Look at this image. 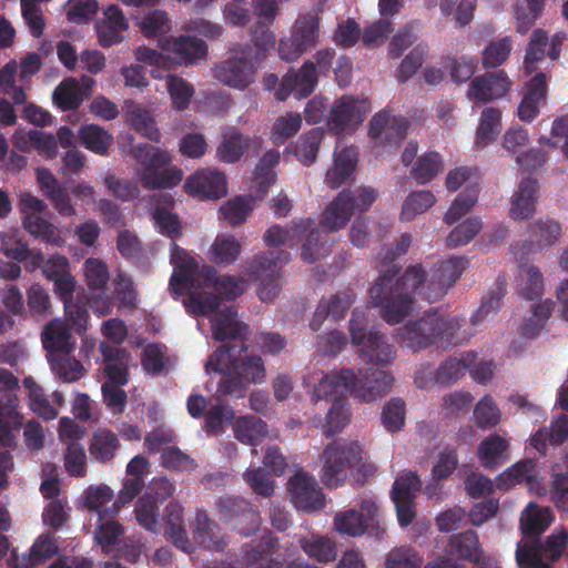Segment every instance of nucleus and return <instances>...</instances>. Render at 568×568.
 Listing matches in <instances>:
<instances>
[{
  "instance_id": "1",
  "label": "nucleus",
  "mask_w": 568,
  "mask_h": 568,
  "mask_svg": "<svg viewBox=\"0 0 568 568\" xmlns=\"http://www.w3.org/2000/svg\"><path fill=\"white\" fill-rule=\"evenodd\" d=\"M410 243V235L403 234L395 248L386 250L381 274L369 290L371 303L381 308L382 318L390 325L400 323L412 313L417 296L436 302L446 295L468 263L465 257H450L436 263L428 273L422 264H416L397 277L400 266L395 260L408 251Z\"/></svg>"
},
{
  "instance_id": "2",
  "label": "nucleus",
  "mask_w": 568,
  "mask_h": 568,
  "mask_svg": "<svg viewBox=\"0 0 568 568\" xmlns=\"http://www.w3.org/2000/svg\"><path fill=\"white\" fill-rule=\"evenodd\" d=\"M463 323L458 317L444 316L437 308L424 313L418 320L407 322L397 329L399 341L414 353L438 345L444 349L462 344Z\"/></svg>"
},
{
  "instance_id": "3",
  "label": "nucleus",
  "mask_w": 568,
  "mask_h": 568,
  "mask_svg": "<svg viewBox=\"0 0 568 568\" xmlns=\"http://www.w3.org/2000/svg\"><path fill=\"white\" fill-rule=\"evenodd\" d=\"M363 447L357 440L336 439L323 453L322 481L327 488L341 486L347 469L356 467L363 459Z\"/></svg>"
},
{
  "instance_id": "4",
  "label": "nucleus",
  "mask_w": 568,
  "mask_h": 568,
  "mask_svg": "<svg viewBox=\"0 0 568 568\" xmlns=\"http://www.w3.org/2000/svg\"><path fill=\"white\" fill-rule=\"evenodd\" d=\"M366 324L364 311L354 308L349 320L352 343L361 347V356L367 363L387 366L395 358V349L379 331L367 329Z\"/></svg>"
},
{
  "instance_id": "5",
  "label": "nucleus",
  "mask_w": 568,
  "mask_h": 568,
  "mask_svg": "<svg viewBox=\"0 0 568 568\" xmlns=\"http://www.w3.org/2000/svg\"><path fill=\"white\" fill-rule=\"evenodd\" d=\"M243 351H246L244 344H242L239 352H236L234 345L223 344L209 357L205 367L212 371H225L226 366H233V371L239 373L247 384L263 383L266 369L262 357L258 355H246L243 358H239Z\"/></svg>"
},
{
  "instance_id": "6",
  "label": "nucleus",
  "mask_w": 568,
  "mask_h": 568,
  "mask_svg": "<svg viewBox=\"0 0 568 568\" xmlns=\"http://www.w3.org/2000/svg\"><path fill=\"white\" fill-rule=\"evenodd\" d=\"M343 190L325 209L322 223L329 231L343 229L357 210L366 211L377 199V192L373 187H359L356 191Z\"/></svg>"
},
{
  "instance_id": "7",
  "label": "nucleus",
  "mask_w": 568,
  "mask_h": 568,
  "mask_svg": "<svg viewBox=\"0 0 568 568\" xmlns=\"http://www.w3.org/2000/svg\"><path fill=\"white\" fill-rule=\"evenodd\" d=\"M321 19L316 12L300 14L292 26L291 36L281 39L278 54L286 62H294L314 48L320 39Z\"/></svg>"
},
{
  "instance_id": "8",
  "label": "nucleus",
  "mask_w": 568,
  "mask_h": 568,
  "mask_svg": "<svg viewBox=\"0 0 568 568\" xmlns=\"http://www.w3.org/2000/svg\"><path fill=\"white\" fill-rule=\"evenodd\" d=\"M568 545V532L560 529L552 532L544 541L536 540L519 546L516 550V559L520 568H551Z\"/></svg>"
},
{
  "instance_id": "9",
  "label": "nucleus",
  "mask_w": 568,
  "mask_h": 568,
  "mask_svg": "<svg viewBox=\"0 0 568 568\" xmlns=\"http://www.w3.org/2000/svg\"><path fill=\"white\" fill-rule=\"evenodd\" d=\"M290 253L283 250L256 255L251 263V277L261 283L258 296L271 302L280 292L281 267L290 261Z\"/></svg>"
},
{
  "instance_id": "10",
  "label": "nucleus",
  "mask_w": 568,
  "mask_h": 568,
  "mask_svg": "<svg viewBox=\"0 0 568 568\" xmlns=\"http://www.w3.org/2000/svg\"><path fill=\"white\" fill-rule=\"evenodd\" d=\"M290 253L283 250L256 255L251 263V277L261 283L258 296L271 302L280 292L281 267L290 261Z\"/></svg>"
},
{
  "instance_id": "11",
  "label": "nucleus",
  "mask_w": 568,
  "mask_h": 568,
  "mask_svg": "<svg viewBox=\"0 0 568 568\" xmlns=\"http://www.w3.org/2000/svg\"><path fill=\"white\" fill-rule=\"evenodd\" d=\"M22 225L32 236L45 243L61 245L63 240L55 225L42 217L47 204L31 193H22L18 203Z\"/></svg>"
},
{
  "instance_id": "12",
  "label": "nucleus",
  "mask_w": 568,
  "mask_h": 568,
  "mask_svg": "<svg viewBox=\"0 0 568 568\" xmlns=\"http://www.w3.org/2000/svg\"><path fill=\"white\" fill-rule=\"evenodd\" d=\"M170 260L173 265V273L169 286L174 294L180 296L187 290L203 287V267L200 268L197 261L175 242L171 243Z\"/></svg>"
},
{
  "instance_id": "13",
  "label": "nucleus",
  "mask_w": 568,
  "mask_h": 568,
  "mask_svg": "<svg viewBox=\"0 0 568 568\" xmlns=\"http://www.w3.org/2000/svg\"><path fill=\"white\" fill-rule=\"evenodd\" d=\"M216 508L220 519L245 537L260 528V513L244 498L226 496L217 501Z\"/></svg>"
},
{
  "instance_id": "14",
  "label": "nucleus",
  "mask_w": 568,
  "mask_h": 568,
  "mask_svg": "<svg viewBox=\"0 0 568 568\" xmlns=\"http://www.w3.org/2000/svg\"><path fill=\"white\" fill-rule=\"evenodd\" d=\"M420 487V479L413 471H408L395 479L390 495L400 527L409 526L415 519L417 514L415 499Z\"/></svg>"
},
{
  "instance_id": "15",
  "label": "nucleus",
  "mask_w": 568,
  "mask_h": 568,
  "mask_svg": "<svg viewBox=\"0 0 568 568\" xmlns=\"http://www.w3.org/2000/svg\"><path fill=\"white\" fill-rule=\"evenodd\" d=\"M287 490L297 510L311 513L325 506V497L316 479L305 471H297L288 479Z\"/></svg>"
},
{
  "instance_id": "16",
  "label": "nucleus",
  "mask_w": 568,
  "mask_h": 568,
  "mask_svg": "<svg viewBox=\"0 0 568 568\" xmlns=\"http://www.w3.org/2000/svg\"><path fill=\"white\" fill-rule=\"evenodd\" d=\"M160 48L169 62L178 65H191L207 53L206 43L192 36L170 37L160 40Z\"/></svg>"
},
{
  "instance_id": "17",
  "label": "nucleus",
  "mask_w": 568,
  "mask_h": 568,
  "mask_svg": "<svg viewBox=\"0 0 568 568\" xmlns=\"http://www.w3.org/2000/svg\"><path fill=\"white\" fill-rule=\"evenodd\" d=\"M378 506L373 499H364L359 509H348L335 515L334 527L343 535L358 537L365 534L369 525L376 523Z\"/></svg>"
},
{
  "instance_id": "18",
  "label": "nucleus",
  "mask_w": 568,
  "mask_h": 568,
  "mask_svg": "<svg viewBox=\"0 0 568 568\" xmlns=\"http://www.w3.org/2000/svg\"><path fill=\"white\" fill-rule=\"evenodd\" d=\"M510 87L511 81L504 70L486 72L471 80L468 97L475 104L487 103L505 97Z\"/></svg>"
},
{
  "instance_id": "19",
  "label": "nucleus",
  "mask_w": 568,
  "mask_h": 568,
  "mask_svg": "<svg viewBox=\"0 0 568 568\" xmlns=\"http://www.w3.org/2000/svg\"><path fill=\"white\" fill-rule=\"evenodd\" d=\"M184 191L200 199H221L227 193L226 176L215 170H199L186 179Z\"/></svg>"
},
{
  "instance_id": "20",
  "label": "nucleus",
  "mask_w": 568,
  "mask_h": 568,
  "mask_svg": "<svg viewBox=\"0 0 568 568\" xmlns=\"http://www.w3.org/2000/svg\"><path fill=\"white\" fill-rule=\"evenodd\" d=\"M84 276L89 290L97 294V296L90 300V306L97 310L99 315H108L110 313V303L106 295V284L110 276L105 263L99 258H88L84 262Z\"/></svg>"
},
{
  "instance_id": "21",
  "label": "nucleus",
  "mask_w": 568,
  "mask_h": 568,
  "mask_svg": "<svg viewBox=\"0 0 568 568\" xmlns=\"http://www.w3.org/2000/svg\"><path fill=\"white\" fill-rule=\"evenodd\" d=\"M393 381V376L386 371L371 367L361 375L356 374L352 395L364 402H374L390 390Z\"/></svg>"
},
{
  "instance_id": "22",
  "label": "nucleus",
  "mask_w": 568,
  "mask_h": 568,
  "mask_svg": "<svg viewBox=\"0 0 568 568\" xmlns=\"http://www.w3.org/2000/svg\"><path fill=\"white\" fill-rule=\"evenodd\" d=\"M364 113L357 99L344 95L332 106L327 125L335 134L353 131L363 121Z\"/></svg>"
},
{
  "instance_id": "23",
  "label": "nucleus",
  "mask_w": 568,
  "mask_h": 568,
  "mask_svg": "<svg viewBox=\"0 0 568 568\" xmlns=\"http://www.w3.org/2000/svg\"><path fill=\"white\" fill-rule=\"evenodd\" d=\"M356 295L352 288H344L327 297H322L317 304L310 327L317 332L327 317L333 320L344 318L347 311L355 303Z\"/></svg>"
},
{
  "instance_id": "24",
  "label": "nucleus",
  "mask_w": 568,
  "mask_h": 568,
  "mask_svg": "<svg viewBox=\"0 0 568 568\" xmlns=\"http://www.w3.org/2000/svg\"><path fill=\"white\" fill-rule=\"evenodd\" d=\"M41 342L48 361L73 353L75 346L68 324L61 320H52L45 324L41 333Z\"/></svg>"
},
{
  "instance_id": "25",
  "label": "nucleus",
  "mask_w": 568,
  "mask_h": 568,
  "mask_svg": "<svg viewBox=\"0 0 568 568\" xmlns=\"http://www.w3.org/2000/svg\"><path fill=\"white\" fill-rule=\"evenodd\" d=\"M548 94L547 77L544 72L536 73L525 85L523 99L517 109L520 121L530 123L546 103Z\"/></svg>"
},
{
  "instance_id": "26",
  "label": "nucleus",
  "mask_w": 568,
  "mask_h": 568,
  "mask_svg": "<svg viewBox=\"0 0 568 568\" xmlns=\"http://www.w3.org/2000/svg\"><path fill=\"white\" fill-rule=\"evenodd\" d=\"M256 68L245 58H230L214 69L215 78L235 89L247 88L255 78Z\"/></svg>"
},
{
  "instance_id": "27",
  "label": "nucleus",
  "mask_w": 568,
  "mask_h": 568,
  "mask_svg": "<svg viewBox=\"0 0 568 568\" xmlns=\"http://www.w3.org/2000/svg\"><path fill=\"white\" fill-rule=\"evenodd\" d=\"M356 381V374L353 369H341L339 372L323 376L318 384L314 386L313 399L328 398H347L346 395L352 394V385Z\"/></svg>"
},
{
  "instance_id": "28",
  "label": "nucleus",
  "mask_w": 568,
  "mask_h": 568,
  "mask_svg": "<svg viewBox=\"0 0 568 568\" xmlns=\"http://www.w3.org/2000/svg\"><path fill=\"white\" fill-rule=\"evenodd\" d=\"M129 23L118 6H109L103 12V19L95 23L98 40L101 47L110 48L123 41V32Z\"/></svg>"
},
{
  "instance_id": "29",
  "label": "nucleus",
  "mask_w": 568,
  "mask_h": 568,
  "mask_svg": "<svg viewBox=\"0 0 568 568\" xmlns=\"http://www.w3.org/2000/svg\"><path fill=\"white\" fill-rule=\"evenodd\" d=\"M100 352L104 359V383L126 385L129 382L130 354L121 347L112 346L105 342L100 344Z\"/></svg>"
},
{
  "instance_id": "30",
  "label": "nucleus",
  "mask_w": 568,
  "mask_h": 568,
  "mask_svg": "<svg viewBox=\"0 0 568 568\" xmlns=\"http://www.w3.org/2000/svg\"><path fill=\"white\" fill-rule=\"evenodd\" d=\"M163 521L165 525V538L180 550L191 554L194 547L185 530L183 509L178 503L171 501L168 504L164 510Z\"/></svg>"
},
{
  "instance_id": "31",
  "label": "nucleus",
  "mask_w": 568,
  "mask_h": 568,
  "mask_svg": "<svg viewBox=\"0 0 568 568\" xmlns=\"http://www.w3.org/2000/svg\"><path fill=\"white\" fill-rule=\"evenodd\" d=\"M121 449L119 435L106 427L97 428L90 439L89 453L100 464H111Z\"/></svg>"
},
{
  "instance_id": "32",
  "label": "nucleus",
  "mask_w": 568,
  "mask_h": 568,
  "mask_svg": "<svg viewBox=\"0 0 568 568\" xmlns=\"http://www.w3.org/2000/svg\"><path fill=\"white\" fill-rule=\"evenodd\" d=\"M358 161V150L356 146H345L334 153V165L326 173V183L332 189H337L355 172Z\"/></svg>"
},
{
  "instance_id": "33",
  "label": "nucleus",
  "mask_w": 568,
  "mask_h": 568,
  "mask_svg": "<svg viewBox=\"0 0 568 568\" xmlns=\"http://www.w3.org/2000/svg\"><path fill=\"white\" fill-rule=\"evenodd\" d=\"M446 555L457 560L471 561L477 560L478 555L483 554V548L475 530L468 529L458 534H453L445 547Z\"/></svg>"
},
{
  "instance_id": "34",
  "label": "nucleus",
  "mask_w": 568,
  "mask_h": 568,
  "mask_svg": "<svg viewBox=\"0 0 568 568\" xmlns=\"http://www.w3.org/2000/svg\"><path fill=\"white\" fill-rule=\"evenodd\" d=\"M202 290L213 288L223 300L233 301L244 293L245 283L234 276L219 275L213 266L204 265Z\"/></svg>"
},
{
  "instance_id": "35",
  "label": "nucleus",
  "mask_w": 568,
  "mask_h": 568,
  "mask_svg": "<svg viewBox=\"0 0 568 568\" xmlns=\"http://www.w3.org/2000/svg\"><path fill=\"white\" fill-rule=\"evenodd\" d=\"M174 205V197L171 194H161L153 211V221L159 232L172 240L181 234L179 216L170 207Z\"/></svg>"
},
{
  "instance_id": "36",
  "label": "nucleus",
  "mask_w": 568,
  "mask_h": 568,
  "mask_svg": "<svg viewBox=\"0 0 568 568\" xmlns=\"http://www.w3.org/2000/svg\"><path fill=\"white\" fill-rule=\"evenodd\" d=\"M568 439V416L560 415L549 427L539 428L530 438V445L545 455L547 445L558 447Z\"/></svg>"
},
{
  "instance_id": "37",
  "label": "nucleus",
  "mask_w": 568,
  "mask_h": 568,
  "mask_svg": "<svg viewBox=\"0 0 568 568\" xmlns=\"http://www.w3.org/2000/svg\"><path fill=\"white\" fill-rule=\"evenodd\" d=\"M192 528L193 537L201 546L210 550H224L226 542L223 537L219 536L217 525L204 510L196 511Z\"/></svg>"
},
{
  "instance_id": "38",
  "label": "nucleus",
  "mask_w": 568,
  "mask_h": 568,
  "mask_svg": "<svg viewBox=\"0 0 568 568\" xmlns=\"http://www.w3.org/2000/svg\"><path fill=\"white\" fill-rule=\"evenodd\" d=\"M537 181L530 178L524 179L514 195L510 215L515 220L528 219L535 213L537 201Z\"/></svg>"
},
{
  "instance_id": "39",
  "label": "nucleus",
  "mask_w": 568,
  "mask_h": 568,
  "mask_svg": "<svg viewBox=\"0 0 568 568\" xmlns=\"http://www.w3.org/2000/svg\"><path fill=\"white\" fill-rule=\"evenodd\" d=\"M317 81L316 64L310 60L305 61L298 71L292 69L285 74L288 91H295L300 98L311 95Z\"/></svg>"
},
{
  "instance_id": "40",
  "label": "nucleus",
  "mask_w": 568,
  "mask_h": 568,
  "mask_svg": "<svg viewBox=\"0 0 568 568\" xmlns=\"http://www.w3.org/2000/svg\"><path fill=\"white\" fill-rule=\"evenodd\" d=\"M321 222V227L312 230L306 237L301 250V257L307 263H314L317 260L331 253L333 241L328 233H332Z\"/></svg>"
},
{
  "instance_id": "41",
  "label": "nucleus",
  "mask_w": 568,
  "mask_h": 568,
  "mask_svg": "<svg viewBox=\"0 0 568 568\" xmlns=\"http://www.w3.org/2000/svg\"><path fill=\"white\" fill-rule=\"evenodd\" d=\"M233 430L239 442L251 446H257L268 433L266 423L253 415L236 418Z\"/></svg>"
},
{
  "instance_id": "42",
  "label": "nucleus",
  "mask_w": 568,
  "mask_h": 568,
  "mask_svg": "<svg viewBox=\"0 0 568 568\" xmlns=\"http://www.w3.org/2000/svg\"><path fill=\"white\" fill-rule=\"evenodd\" d=\"M125 118L133 130L152 142H159L161 133L151 112L136 103L126 106Z\"/></svg>"
},
{
  "instance_id": "43",
  "label": "nucleus",
  "mask_w": 568,
  "mask_h": 568,
  "mask_svg": "<svg viewBox=\"0 0 568 568\" xmlns=\"http://www.w3.org/2000/svg\"><path fill=\"white\" fill-rule=\"evenodd\" d=\"M508 443L497 434H490L478 446L477 455L486 469H495L506 459Z\"/></svg>"
},
{
  "instance_id": "44",
  "label": "nucleus",
  "mask_w": 568,
  "mask_h": 568,
  "mask_svg": "<svg viewBox=\"0 0 568 568\" xmlns=\"http://www.w3.org/2000/svg\"><path fill=\"white\" fill-rule=\"evenodd\" d=\"M551 511L546 507H539L529 503L521 514L520 527L527 537L542 534L551 524Z\"/></svg>"
},
{
  "instance_id": "45",
  "label": "nucleus",
  "mask_w": 568,
  "mask_h": 568,
  "mask_svg": "<svg viewBox=\"0 0 568 568\" xmlns=\"http://www.w3.org/2000/svg\"><path fill=\"white\" fill-rule=\"evenodd\" d=\"M537 476V465L534 459H524L498 476L497 485L500 489H510L515 485L526 481L532 484Z\"/></svg>"
},
{
  "instance_id": "46",
  "label": "nucleus",
  "mask_w": 568,
  "mask_h": 568,
  "mask_svg": "<svg viewBox=\"0 0 568 568\" xmlns=\"http://www.w3.org/2000/svg\"><path fill=\"white\" fill-rule=\"evenodd\" d=\"M80 143L89 151L104 155L113 143V136L98 124H84L79 129Z\"/></svg>"
},
{
  "instance_id": "47",
  "label": "nucleus",
  "mask_w": 568,
  "mask_h": 568,
  "mask_svg": "<svg viewBox=\"0 0 568 568\" xmlns=\"http://www.w3.org/2000/svg\"><path fill=\"white\" fill-rule=\"evenodd\" d=\"M280 162V153L277 151L266 152L258 161L255 169V179L253 187L256 190V197L262 199L275 182L274 168Z\"/></svg>"
},
{
  "instance_id": "48",
  "label": "nucleus",
  "mask_w": 568,
  "mask_h": 568,
  "mask_svg": "<svg viewBox=\"0 0 568 568\" xmlns=\"http://www.w3.org/2000/svg\"><path fill=\"white\" fill-rule=\"evenodd\" d=\"M501 130V111L487 106L481 111L479 125L476 131V144L485 148L498 136Z\"/></svg>"
},
{
  "instance_id": "49",
  "label": "nucleus",
  "mask_w": 568,
  "mask_h": 568,
  "mask_svg": "<svg viewBox=\"0 0 568 568\" xmlns=\"http://www.w3.org/2000/svg\"><path fill=\"white\" fill-rule=\"evenodd\" d=\"M518 293L527 301L539 300L544 293V276L534 265L523 266L517 276Z\"/></svg>"
},
{
  "instance_id": "50",
  "label": "nucleus",
  "mask_w": 568,
  "mask_h": 568,
  "mask_svg": "<svg viewBox=\"0 0 568 568\" xmlns=\"http://www.w3.org/2000/svg\"><path fill=\"white\" fill-rule=\"evenodd\" d=\"M134 156L142 165L141 175H148L149 172H156L168 166L172 159L168 151L161 150L150 144H142L135 148Z\"/></svg>"
},
{
  "instance_id": "51",
  "label": "nucleus",
  "mask_w": 568,
  "mask_h": 568,
  "mask_svg": "<svg viewBox=\"0 0 568 568\" xmlns=\"http://www.w3.org/2000/svg\"><path fill=\"white\" fill-rule=\"evenodd\" d=\"M236 312L227 307L219 312L212 320L213 337L216 341L236 339L245 328L236 321Z\"/></svg>"
},
{
  "instance_id": "52",
  "label": "nucleus",
  "mask_w": 568,
  "mask_h": 568,
  "mask_svg": "<svg viewBox=\"0 0 568 568\" xmlns=\"http://www.w3.org/2000/svg\"><path fill=\"white\" fill-rule=\"evenodd\" d=\"M560 225L550 219H540L529 227V242L532 250L534 246L538 248L548 247L555 244L560 235Z\"/></svg>"
},
{
  "instance_id": "53",
  "label": "nucleus",
  "mask_w": 568,
  "mask_h": 568,
  "mask_svg": "<svg viewBox=\"0 0 568 568\" xmlns=\"http://www.w3.org/2000/svg\"><path fill=\"white\" fill-rule=\"evenodd\" d=\"M351 412L347 398H338L333 400L322 425L323 434L326 437L341 433L349 423Z\"/></svg>"
},
{
  "instance_id": "54",
  "label": "nucleus",
  "mask_w": 568,
  "mask_h": 568,
  "mask_svg": "<svg viewBox=\"0 0 568 568\" xmlns=\"http://www.w3.org/2000/svg\"><path fill=\"white\" fill-rule=\"evenodd\" d=\"M114 493L108 485L100 486H90L84 491V506L92 511L98 513L99 519L103 520V518H114L115 516H111L105 510L110 508L106 505L113 503Z\"/></svg>"
},
{
  "instance_id": "55",
  "label": "nucleus",
  "mask_w": 568,
  "mask_h": 568,
  "mask_svg": "<svg viewBox=\"0 0 568 568\" xmlns=\"http://www.w3.org/2000/svg\"><path fill=\"white\" fill-rule=\"evenodd\" d=\"M52 99L62 111L78 109L83 101L79 82L73 78L64 80L54 89Z\"/></svg>"
},
{
  "instance_id": "56",
  "label": "nucleus",
  "mask_w": 568,
  "mask_h": 568,
  "mask_svg": "<svg viewBox=\"0 0 568 568\" xmlns=\"http://www.w3.org/2000/svg\"><path fill=\"white\" fill-rule=\"evenodd\" d=\"M323 136L324 130L322 128H313L295 143L294 154L304 165L308 166L315 161Z\"/></svg>"
},
{
  "instance_id": "57",
  "label": "nucleus",
  "mask_w": 568,
  "mask_h": 568,
  "mask_svg": "<svg viewBox=\"0 0 568 568\" xmlns=\"http://www.w3.org/2000/svg\"><path fill=\"white\" fill-rule=\"evenodd\" d=\"M183 180V170L178 166L163 168L156 172L141 175V183L148 190L172 189Z\"/></svg>"
},
{
  "instance_id": "58",
  "label": "nucleus",
  "mask_w": 568,
  "mask_h": 568,
  "mask_svg": "<svg viewBox=\"0 0 568 568\" xmlns=\"http://www.w3.org/2000/svg\"><path fill=\"white\" fill-rule=\"evenodd\" d=\"M23 385L28 390L29 405L31 409L45 420L54 419L58 415L57 409L47 399L43 389L34 382L32 377H26Z\"/></svg>"
},
{
  "instance_id": "59",
  "label": "nucleus",
  "mask_w": 568,
  "mask_h": 568,
  "mask_svg": "<svg viewBox=\"0 0 568 568\" xmlns=\"http://www.w3.org/2000/svg\"><path fill=\"white\" fill-rule=\"evenodd\" d=\"M478 191L477 184H470L458 194L445 214V222L450 225L465 216L477 202Z\"/></svg>"
},
{
  "instance_id": "60",
  "label": "nucleus",
  "mask_w": 568,
  "mask_h": 568,
  "mask_svg": "<svg viewBox=\"0 0 568 568\" xmlns=\"http://www.w3.org/2000/svg\"><path fill=\"white\" fill-rule=\"evenodd\" d=\"M253 201L254 199L252 197L242 195L235 196L221 206L220 213L232 226L241 225L251 214Z\"/></svg>"
},
{
  "instance_id": "61",
  "label": "nucleus",
  "mask_w": 568,
  "mask_h": 568,
  "mask_svg": "<svg viewBox=\"0 0 568 568\" xmlns=\"http://www.w3.org/2000/svg\"><path fill=\"white\" fill-rule=\"evenodd\" d=\"M302 549L321 562H328L336 558L335 544L327 537L312 536L310 539H301Z\"/></svg>"
},
{
  "instance_id": "62",
  "label": "nucleus",
  "mask_w": 568,
  "mask_h": 568,
  "mask_svg": "<svg viewBox=\"0 0 568 568\" xmlns=\"http://www.w3.org/2000/svg\"><path fill=\"white\" fill-rule=\"evenodd\" d=\"M248 136L242 133H232L225 136L217 148L216 155L220 161L225 163H235L244 154L248 146Z\"/></svg>"
},
{
  "instance_id": "63",
  "label": "nucleus",
  "mask_w": 568,
  "mask_h": 568,
  "mask_svg": "<svg viewBox=\"0 0 568 568\" xmlns=\"http://www.w3.org/2000/svg\"><path fill=\"white\" fill-rule=\"evenodd\" d=\"M435 201V195L430 191L412 192L403 204L400 220L410 222L416 215L433 206Z\"/></svg>"
},
{
  "instance_id": "64",
  "label": "nucleus",
  "mask_w": 568,
  "mask_h": 568,
  "mask_svg": "<svg viewBox=\"0 0 568 568\" xmlns=\"http://www.w3.org/2000/svg\"><path fill=\"white\" fill-rule=\"evenodd\" d=\"M443 170V161L437 152H427L420 156L412 170L418 184H426Z\"/></svg>"
}]
</instances>
